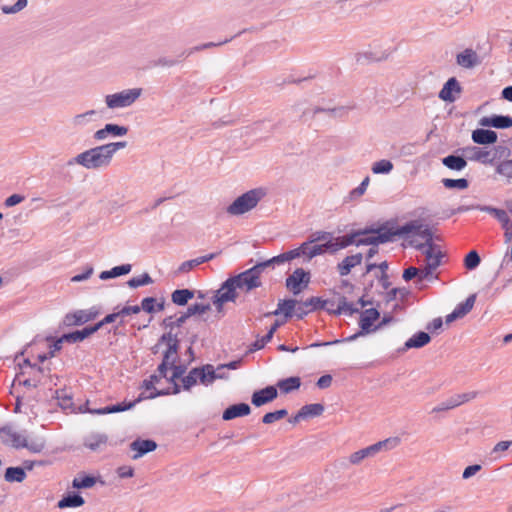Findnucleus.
<instances>
[{
	"mask_svg": "<svg viewBox=\"0 0 512 512\" xmlns=\"http://www.w3.org/2000/svg\"><path fill=\"white\" fill-rule=\"evenodd\" d=\"M112 162L111 154L104 145L88 149L67 162V166L79 164L86 169L105 168Z\"/></svg>",
	"mask_w": 512,
	"mask_h": 512,
	"instance_id": "nucleus-1",
	"label": "nucleus"
},
{
	"mask_svg": "<svg viewBox=\"0 0 512 512\" xmlns=\"http://www.w3.org/2000/svg\"><path fill=\"white\" fill-rule=\"evenodd\" d=\"M266 196L264 188H254L238 196L226 209L233 216L243 215L254 209Z\"/></svg>",
	"mask_w": 512,
	"mask_h": 512,
	"instance_id": "nucleus-2",
	"label": "nucleus"
},
{
	"mask_svg": "<svg viewBox=\"0 0 512 512\" xmlns=\"http://www.w3.org/2000/svg\"><path fill=\"white\" fill-rule=\"evenodd\" d=\"M400 439L398 437L387 438L385 440L379 441L375 444H372L368 447L360 449L349 456V462L353 465L360 464L364 459L368 457H373L377 453H379L383 448H387L388 446L395 447L399 444Z\"/></svg>",
	"mask_w": 512,
	"mask_h": 512,
	"instance_id": "nucleus-3",
	"label": "nucleus"
},
{
	"mask_svg": "<svg viewBox=\"0 0 512 512\" xmlns=\"http://www.w3.org/2000/svg\"><path fill=\"white\" fill-rule=\"evenodd\" d=\"M359 313L360 318L358 324L360 330L355 334L346 337V340L348 342H352L361 336H365L376 331L374 323L380 318V312L378 311V309L369 308L365 309L362 312L359 311Z\"/></svg>",
	"mask_w": 512,
	"mask_h": 512,
	"instance_id": "nucleus-4",
	"label": "nucleus"
},
{
	"mask_svg": "<svg viewBox=\"0 0 512 512\" xmlns=\"http://www.w3.org/2000/svg\"><path fill=\"white\" fill-rule=\"evenodd\" d=\"M141 93V88L126 89L121 92L107 95L105 97V103L110 109L128 107L141 96Z\"/></svg>",
	"mask_w": 512,
	"mask_h": 512,
	"instance_id": "nucleus-5",
	"label": "nucleus"
},
{
	"mask_svg": "<svg viewBox=\"0 0 512 512\" xmlns=\"http://www.w3.org/2000/svg\"><path fill=\"white\" fill-rule=\"evenodd\" d=\"M363 236L374 234L379 244L393 242L397 237L396 224L394 221H386L383 224L375 227L374 225L366 226L362 229Z\"/></svg>",
	"mask_w": 512,
	"mask_h": 512,
	"instance_id": "nucleus-6",
	"label": "nucleus"
},
{
	"mask_svg": "<svg viewBox=\"0 0 512 512\" xmlns=\"http://www.w3.org/2000/svg\"><path fill=\"white\" fill-rule=\"evenodd\" d=\"M100 315V309L93 306L89 309H80L64 316L63 324L65 326H82L87 322L95 320Z\"/></svg>",
	"mask_w": 512,
	"mask_h": 512,
	"instance_id": "nucleus-7",
	"label": "nucleus"
},
{
	"mask_svg": "<svg viewBox=\"0 0 512 512\" xmlns=\"http://www.w3.org/2000/svg\"><path fill=\"white\" fill-rule=\"evenodd\" d=\"M311 279L309 271L303 268H296L291 275L285 280V285L293 295L300 294L305 288L308 287Z\"/></svg>",
	"mask_w": 512,
	"mask_h": 512,
	"instance_id": "nucleus-8",
	"label": "nucleus"
},
{
	"mask_svg": "<svg viewBox=\"0 0 512 512\" xmlns=\"http://www.w3.org/2000/svg\"><path fill=\"white\" fill-rule=\"evenodd\" d=\"M331 303L333 304V300L322 299L321 297L312 296L305 301H300L295 311V317L297 319H303L309 313L318 311V310H326L327 305Z\"/></svg>",
	"mask_w": 512,
	"mask_h": 512,
	"instance_id": "nucleus-9",
	"label": "nucleus"
},
{
	"mask_svg": "<svg viewBox=\"0 0 512 512\" xmlns=\"http://www.w3.org/2000/svg\"><path fill=\"white\" fill-rule=\"evenodd\" d=\"M233 278L239 290L246 293L262 286L261 277L252 268L234 275Z\"/></svg>",
	"mask_w": 512,
	"mask_h": 512,
	"instance_id": "nucleus-10",
	"label": "nucleus"
},
{
	"mask_svg": "<svg viewBox=\"0 0 512 512\" xmlns=\"http://www.w3.org/2000/svg\"><path fill=\"white\" fill-rule=\"evenodd\" d=\"M145 399H147V396H145L144 393H141L133 401L124 400L123 402H119L116 404H110L105 407L98 408L97 410H92L91 414L105 415V414L124 412V411L132 409L136 404L140 403L141 401H143Z\"/></svg>",
	"mask_w": 512,
	"mask_h": 512,
	"instance_id": "nucleus-11",
	"label": "nucleus"
},
{
	"mask_svg": "<svg viewBox=\"0 0 512 512\" xmlns=\"http://www.w3.org/2000/svg\"><path fill=\"white\" fill-rule=\"evenodd\" d=\"M298 303H300V300L294 299V298H288L279 300L277 304V308L272 312H267L264 314V317H270V316H284V323L287 319L292 318L295 316V311L298 306Z\"/></svg>",
	"mask_w": 512,
	"mask_h": 512,
	"instance_id": "nucleus-12",
	"label": "nucleus"
},
{
	"mask_svg": "<svg viewBox=\"0 0 512 512\" xmlns=\"http://www.w3.org/2000/svg\"><path fill=\"white\" fill-rule=\"evenodd\" d=\"M277 396L278 391L276 386L269 385L266 386L265 388L254 391L251 396V403L255 407H261L275 400Z\"/></svg>",
	"mask_w": 512,
	"mask_h": 512,
	"instance_id": "nucleus-13",
	"label": "nucleus"
},
{
	"mask_svg": "<svg viewBox=\"0 0 512 512\" xmlns=\"http://www.w3.org/2000/svg\"><path fill=\"white\" fill-rule=\"evenodd\" d=\"M479 125L496 129H508L512 127V116L498 114L485 116L479 120Z\"/></svg>",
	"mask_w": 512,
	"mask_h": 512,
	"instance_id": "nucleus-14",
	"label": "nucleus"
},
{
	"mask_svg": "<svg viewBox=\"0 0 512 512\" xmlns=\"http://www.w3.org/2000/svg\"><path fill=\"white\" fill-rule=\"evenodd\" d=\"M461 91L462 87L459 81L455 77H451L445 82L442 89L440 90L439 98L445 102L452 103L457 99L455 93L460 94Z\"/></svg>",
	"mask_w": 512,
	"mask_h": 512,
	"instance_id": "nucleus-15",
	"label": "nucleus"
},
{
	"mask_svg": "<svg viewBox=\"0 0 512 512\" xmlns=\"http://www.w3.org/2000/svg\"><path fill=\"white\" fill-rule=\"evenodd\" d=\"M128 133V127L115 123H107L104 128L97 130L93 138L97 141L106 139L108 136L122 137Z\"/></svg>",
	"mask_w": 512,
	"mask_h": 512,
	"instance_id": "nucleus-16",
	"label": "nucleus"
},
{
	"mask_svg": "<svg viewBox=\"0 0 512 512\" xmlns=\"http://www.w3.org/2000/svg\"><path fill=\"white\" fill-rule=\"evenodd\" d=\"M156 448L157 443L152 439L137 438L130 443V449L136 452V454L132 456L134 460L144 456L147 453L155 451Z\"/></svg>",
	"mask_w": 512,
	"mask_h": 512,
	"instance_id": "nucleus-17",
	"label": "nucleus"
},
{
	"mask_svg": "<svg viewBox=\"0 0 512 512\" xmlns=\"http://www.w3.org/2000/svg\"><path fill=\"white\" fill-rule=\"evenodd\" d=\"M238 289V285L233 276H230L221 284L220 288L215 293L228 302H235L238 297Z\"/></svg>",
	"mask_w": 512,
	"mask_h": 512,
	"instance_id": "nucleus-18",
	"label": "nucleus"
},
{
	"mask_svg": "<svg viewBox=\"0 0 512 512\" xmlns=\"http://www.w3.org/2000/svg\"><path fill=\"white\" fill-rule=\"evenodd\" d=\"M283 324H284V321L275 320V322L271 325V327L269 328L267 333L264 334V336L256 339L253 343L250 344V346L247 350V354L256 352V351L264 348V346L272 340L277 329Z\"/></svg>",
	"mask_w": 512,
	"mask_h": 512,
	"instance_id": "nucleus-19",
	"label": "nucleus"
},
{
	"mask_svg": "<svg viewBox=\"0 0 512 512\" xmlns=\"http://www.w3.org/2000/svg\"><path fill=\"white\" fill-rule=\"evenodd\" d=\"M472 141L478 145H492L497 142L498 135L491 129L478 128L472 131Z\"/></svg>",
	"mask_w": 512,
	"mask_h": 512,
	"instance_id": "nucleus-20",
	"label": "nucleus"
},
{
	"mask_svg": "<svg viewBox=\"0 0 512 512\" xmlns=\"http://www.w3.org/2000/svg\"><path fill=\"white\" fill-rule=\"evenodd\" d=\"M251 413V407L249 404L241 402L228 406L222 414V418L225 421H230L237 417L248 416Z\"/></svg>",
	"mask_w": 512,
	"mask_h": 512,
	"instance_id": "nucleus-21",
	"label": "nucleus"
},
{
	"mask_svg": "<svg viewBox=\"0 0 512 512\" xmlns=\"http://www.w3.org/2000/svg\"><path fill=\"white\" fill-rule=\"evenodd\" d=\"M456 62L463 68L471 69L481 64V59L474 50L467 48L461 53L457 54Z\"/></svg>",
	"mask_w": 512,
	"mask_h": 512,
	"instance_id": "nucleus-22",
	"label": "nucleus"
},
{
	"mask_svg": "<svg viewBox=\"0 0 512 512\" xmlns=\"http://www.w3.org/2000/svg\"><path fill=\"white\" fill-rule=\"evenodd\" d=\"M430 341H431V336L427 332L419 331V332L415 333L412 337H410L404 343L403 348H401L399 351L405 352L412 348L419 349V348H422V347L426 346L427 344H429Z\"/></svg>",
	"mask_w": 512,
	"mask_h": 512,
	"instance_id": "nucleus-23",
	"label": "nucleus"
},
{
	"mask_svg": "<svg viewBox=\"0 0 512 512\" xmlns=\"http://www.w3.org/2000/svg\"><path fill=\"white\" fill-rule=\"evenodd\" d=\"M359 236H363L362 229L352 230L351 232L347 233L344 236L333 238L332 243L334 245L335 253L338 250L344 249L350 245L356 246V238Z\"/></svg>",
	"mask_w": 512,
	"mask_h": 512,
	"instance_id": "nucleus-24",
	"label": "nucleus"
},
{
	"mask_svg": "<svg viewBox=\"0 0 512 512\" xmlns=\"http://www.w3.org/2000/svg\"><path fill=\"white\" fill-rule=\"evenodd\" d=\"M85 504L84 498L79 492H68L66 493L57 503V507L60 509L65 508H78Z\"/></svg>",
	"mask_w": 512,
	"mask_h": 512,
	"instance_id": "nucleus-25",
	"label": "nucleus"
},
{
	"mask_svg": "<svg viewBox=\"0 0 512 512\" xmlns=\"http://www.w3.org/2000/svg\"><path fill=\"white\" fill-rule=\"evenodd\" d=\"M467 158L472 161H479L483 164H492L493 158H489L490 152L485 151L477 146H469L463 149Z\"/></svg>",
	"mask_w": 512,
	"mask_h": 512,
	"instance_id": "nucleus-26",
	"label": "nucleus"
},
{
	"mask_svg": "<svg viewBox=\"0 0 512 512\" xmlns=\"http://www.w3.org/2000/svg\"><path fill=\"white\" fill-rule=\"evenodd\" d=\"M104 484L100 477H96L84 472L79 473L72 481L74 489H89L92 488L97 482Z\"/></svg>",
	"mask_w": 512,
	"mask_h": 512,
	"instance_id": "nucleus-27",
	"label": "nucleus"
},
{
	"mask_svg": "<svg viewBox=\"0 0 512 512\" xmlns=\"http://www.w3.org/2000/svg\"><path fill=\"white\" fill-rule=\"evenodd\" d=\"M423 227L421 220H411L401 226L396 225L397 237L408 238L410 235H417Z\"/></svg>",
	"mask_w": 512,
	"mask_h": 512,
	"instance_id": "nucleus-28",
	"label": "nucleus"
},
{
	"mask_svg": "<svg viewBox=\"0 0 512 512\" xmlns=\"http://www.w3.org/2000/svg\"><path fill=\"white\" fill-rule=\"evenodd\" d=\"M363 256L361 253H357L354 255H350L345 257L340 263L337 265L338 272L341 276H346L351 272V269L357 265H360L362 262Z\"/></svg>",
	"mask_w": 512,
	"mask_h": 512,
	"instance_id": "nucleus-29",
	"label": "nucleus"
},
{
	"mask_svg": "<svg viewBox=\"0 0 512 512\" xmlns=\"http://www.w3.org/2000/svg\"><path fill=\"white\" fill-rule=\"evenodd\" d=\"M181 340L178 333L167 331L159 338V344H166V349L178 355Z\"/></svg>",
	"mask_w": 512,
	"mask_h": 512,
	"instance_id": "nucleus-30",
	"label": "nucleus"
},
{
	"mask_svg": "<svg viewBox=\"0 0 512 512\" xmlns=\"http://www.w3.org/2000/svg\"><path fill=\"white\" fill-rule=\"evenodd\" d=\"M326 311L329 314L333 315H341L342 313H346L350 316L353 314L359 313V309L354 307L352 303H349L347 301V298L345 296H340L338 299V305L335 309L333 308H326Z\"/></svg>",
	"mask_w": 512,
	"mask_h": 512,
	"instance_id": "nucleus-31",
	"label": "nucleus"
},
{
	"mask_svg": "<svg viewBox=\"0 0 512 512\" xmlns=\"http://www.w3.org/2000/svg\"><path fill=\"white\" fill-rule=\"evenodd\" d=\"M442 164L454 171H461L467 166V160L464 156L450 154L441 159Z\"/></svg>",
	"mask_w": 512,
	"mask_h": 512,
	"instance_id": "nucleus-32",
	"label": "nucleus"
},
{
	"mask_svg": "<svg viewBox=\"0 0 512 512\" xmlns=\"http://www.w3.org/2000/svg\"><path fill=\"white\" fill-rule=\"evenodd\" d=\"M27 477L25 469L21 466L7 467L4 473V480L8 483H21Z\"/></svg>",
	"mask_w": 512,
	"mask_h": 512,
	"instance_id": "nucleus-33",
	"label": "nucleus"
},
{
	"mask_svg": "<svg viewBox=\"0 0 512 512\" xmlns=\"http://www.w3.org/2000/svg\"><path fill=\"white\" fill-rule=\"evenodd\" d=\"M131 270H132L131 264H122L119 266H115V267L111 268L110 270L102 271L99 274V278L101 280L105 281V280L117 278V277H120L123 275H127L131 272Z\"/></svg>",
	"mask_w": 512,
	"mask_h": 512,
	"instance_id": "nucleus-34",
	"label": "nucleus"
},
{
	"mask_svg": "<svg viewBox=\"0 0 512 512\" xmlns=\"http://www.w3.org/2000/svg\"><path fill=\"white\" fill-rule=\"evenodd\" d=\"M0 434L8 436L12 441V446L16 449L27 446V439L15 432L10 426L1 427Z\"/></svg>",
	"mask_w": 512,
	"mask_h": 512,
	"instance_id": "nucleus-35",
	"label": "nucleus"
},
{
	"mask_svg": "<svg viewBox=\"0 0 512 512\" xmlns=\"http://www.w3.org/2000/svg\"><path fill=\"white\" fill-rule=\"evenodd\" d=\"M92 334L88 326H85L81 330H75L72 332L62 334V340H66V343H79L90 337Z\"/></svg>",
	"mask_w": 512,
	"mask_h": 512,
	"instance_id": "nucleus-36",
	"label": "nucleus"
},
{
	"mask_svg": "<svg viewBox=\"0 0 512 512\" xmlns=\"http://www.w3.org/2000/svg\"><path fill=\"white\" fill-rule=\"evenodd\" d=\"M350 109V107L346 106H339L333 108L315 107L312 111V117H314L318 113H326L331 118H342L348 113Z\"/></svg>",
	"mask_w": 512,
	"mask_h": 512,
	"instance_id": "nucleus-37",
	"label": "nucleus"
},
{
	"mask_svg": "<svg viewBox=\"0 0 512 512\" xmlns=\"http://www.w3.org/2000/svg\"><path fill=\"white\" fill-rule=\"evenodd\" d=\"M194 297V291L184 288L176 289L171 294V300L175 305L184 306Z\"/></svg>",
	"mask_w": 512,
	"mask_h": 512,
	"instance_id": "nucleus-38",
	"label": "nucleus"
},
{
	"mask_svg": "<svg viewBox=\"0 0 512 512\" xmlns=\"http://www.w3.org/2000/svg\"><path fill=\"white\" fill-rule=\"evenodd\" d=\"M301 386V379L298 376H292L281 379L277 383V387L282 393L288 394L294 390L299 389Z\"/></svg>",
	"mask_w": 512,
	"mask_h": 512,
	"instance_id": "nucleus-39",
	"label": "nucleus"
},
{
	"mask_svg": "<svg viewBox=\"0 0 512 512\" xmlns=\"http://www.w3.org/2000/svg\"><path fill=\"white\" fill-rule=\"evenodd\" d=\"M324 253H330V254L335 253L332 240L325 241L322 244H315L314 246H312L307 253V257H308V260H311L312 258H314L318 255H322Z\"/></svg>",
	"mask_w": 512,
	"mask_h": 512,
	"instance_id": "nucleus-40",
	"label": "nucleus"
},
{
	"mask_svg": "<svg viewBox=\"0 0 512 512\" xmlns=\"http://www.w3.org/2000/svg\"><path fill=\"white\" fill-rule=\"evenodd\" d=\"M107 441L108 437L106 434L95 433L85 438L84 446L92 451H96L100 448L101 445H105Z\"/></svg>",
	"mask_w": 512,
	"mask_h": 512,
	"instance_id": "nucleus-41",
	"label": "nucleus"
},
{
	"mask_svg": "<svg viewBox=\"0 0 512 512\" xmlns=\"http://www.w3.org/2000/svg\"><path fill=\"white\" fill-rule=\"evenodd\" d=\"M216 370L212 364L203 365V370L200 374L199 382L205 386L212 384L217 380Z\"/></svg>",
	"mask_w": 512,
	"mask_h": 512,
	"instance_id": "nucleus-42",
	"label": "nucleus"
},
{
	"mask_svg": "<svg viewBox=\"0 0 512 512\" xmlns=\"http://www.w3.org/2000/svg\"><path fill=\"white\" fill-rule=\"evenodd\" d=\"M96 114L97 111L95 110H89L84 113L77 114L72 118L71 124L73 128H83L91 121V117Z\"/></svg>",
	"mask_w": 512,
	"mask_h": 512,
	"instance_id": "nucleus-43",
	"label": "nucleus"
},
{
	"mask_svg": "<svg viewBox=\"0 0 512 512\" xmlns=\"http://www.w3.org/2000/svg\"><path fill=\"white\" fill-rule=\"evenodd\" d=\"M440 266V261L435 259L433 263H426L423 269H419L418 281L423 282L424 280H431L433 278V272Z\"/></svg>",
	"mask_w": 512,
	"mask_h": 512,
	"instance_id": "nucleus-44",
	"label": "nucleus"
},
{
	"mask_svg": "<svg viewBox=\"0 0 512 512\" xmlns=\"http://www.w3.org/2000/svg\"><path fill=\"white\" fill-rule=\"evenodd\" d=\"M232 39H233V37H231L230 39H225V40L217 42V43L216 42H207V43H204V44H200V45L194 46V47H192L189 50H184L179 55V57H188L191 54H193L194 52L202 51V50L209 49V48L216 47V46H221L223 44L228 43Z\"/></svg>",
	"mask_w": 512,
	"mask_h": 512,
	"instance_id": "nucleus-45",
	"label": "nucleus"
},
{
	"mask_svg": "<svg viewBox=\"0 0 512 512\" xmlns=\"http://www.w3.org/2000/svg\"><path fill=\"white\" fill-rule=\"evenodd\" d=\"M174 316H168L163 319L161 322V326L165 329H169V331L173 332L174 328H180L187 321V318L184 313H182L178 318L173 320Z\"/></svg>",
	"mask_w": 512,
	"mask_h": 512,
	"instance_id": "nucleus-46",
	"label": "nucleus"
},
{
	"mask_svg": "<svg viewBox=\"0 0 512 512\" xmlns=\"http://www.w3.org/2000/svg\"><path fill=\"white\" fill-rule=\"evenodd\" d=\"M305 418L318 417L323 414L325 407L321 403L306 404L301 407Z\"/></svg>",
	"mask_w": 512,
	"mask_h": 512,
	"instance_id": "nucleus-47",
	"label": "nucleus"
},
{
	"mask_svg": "<svg viewBox=\"0 0 512 512\" xmlns=\"http://www.w3.org/2000/svg\"><path fill=\"white\" fill-rule=\"evenodd\" d=\"M442 184L446 189L465 190L469 187V181L466 178H459V179L443 178Z\"/></svg>",
	"mask_w": 512,
	"mask_h": 512,
	"instance_id": "nucleus-48",
	"label": "nucleus"
},
{
	"mask_svg": "<svg viewBox=\"0 0 512 512\" xmlns=\"http://www.w3.org/2000/svg\"><path fill=\"white\" fill-rule=\"evenodd\" d=\"M464 267L469 270H475L481 263V257L476 250H471L464 257Z\"/></svg>",
	"mask_w": 512,
	"mask_h": 512,
	"instance_id": "nucleus-49",
	"label": "nucleus"
},
{
	"mask_svg": "<svg viewBox=\"0 0 512 512\" xmlns=\"http://www.w3.org/2000/svg\"><path fill=\"white\" fill-rule=\"evenodd\" d=\"M152 283H153V279L147 272H144L143 274H141L137 277H133L127 281V285L132 289H135V288H138V287H141L144 285H149Z\"/></svg>",
	"mask_w": 512,
	"mask_h": 512,
	"instance_id": "nucleus-50",
	"label": "nucleus"
},
{
	"mask_svg": "<svg viewBox=\"0 0 512 512\" xmlns=\"http://www.w3.org/2000/svg\"><path fill=\"white\" fill-rule=\"evenodd\" d=\"M211 309L210 304H203V303H194L190 305L185 312H183L187 318V320L194 315H201L206 313Z\"/></svg>",
	"mask_w": 512,
	"mask_h": 512,
	"instance_id": "nucleus-51",
	"label": "nucleus"
},
{
	"mask_svg": "<svg viewBox=\"0 0 512 512\" xmlns=\"http://www.w3.org/2000/svg\"><path fill=\"white\" fill-rule=\"evenodd\" d=\"M393 163L390 160L382 159L372 165L374 174H388L393 170Z\"/></svg>",
	"mask_w": 512,
	"mask_h": 512,
	"instance_id": "nucleus-52",
	"label": "nucleus"
},
{
	"mask_svg": "<svg viewBox=\"0 0 512 512\" xmlns=\"http://www.w3.org/2000/svg\"><path fill=\"white\" fill-rule=\"evenodd\" d=\"M288 415L287 409H279L273 412H268L262 417L263 424H272L275 421L281 420Z\"/></svg>",
	"mask_w": 512,
	"mask_h": 512,
	"instance_id": "nucleus-53",
	"label": "nucleus"
},
{
	"mask_svg": "<svg viewBox=\"0 0 512 512\" xmlns=\"http://www.w3.org/2000/svg\"><path fill=\"white\" fill-rule=\"evenodd\" d=\"M476 301V294L469 295L466 300L456 306V310L458 313L464 317L467 315L473 308Z\"/></svg>",
	"mask_w": 512,
	"mask_h": 512,
	"instance_id": "nucleus-54",
	"label": "nucleus"
},
{
	"mask_svg": "<svg viewBox=\"0 0 512 512\" xmlns=\"http://www.w3.org/2000/svg\"><path fill=\"white\" fill-rule=\"evenodd\" d=\"M180 391H181V386L178 383H174L172 388H166V389H162V390L154 389V392H151L147 396V399H155L159 396H166V395H170V394L176 395V394H179Z\"/></svg>",
	"mask_w": 512,
	"mask_h": 512,
	"instance_id": "nucleus-55",
	"label": "nucleus"
},
{
	"mask_svg": "<svg viewBox=\"0 0 512 512\" xmlns=\"http://www.w3.org/2000/svg\"><path fill=\"white\" fill-rule=\"evenodd\" d=\"M181 60L174 59L166 56L159 57L151 62V67H173L179 64Z\"/></svg>",
	"mask_w": 512,
	"mask_h": 512,
	"instance_id": "nucleus-56",
	"label": "nucleus"
},
{
	"mask_svg": "<svg viewBox=\"0 0 512 512\" xmlns=\"http://www.w3.org/2000/svg\"><path fill=\"white\" fill-rule=\"evenodd\" d=\"M496 173L512 179V159L500 162L496 167Z\"/></svg>",
	"mask_w": 512,
	"mask_h": 512,
	"instance_id": "nucleus-57",
	"label": "nucleus"
},
{
	"mask_svg": "<svg viewBox=\"0 0 512 512\" xmlns=\"http://www.w3.org/2000/svg\"><path fill=\"white\" fill-rule=\"evenodd\" d=\"M115 309L119 310L120 313V321L119 325H124V317L131 315V314H138L141 311V308L139 305H133V306H123L121 309H119V306H117Z\"/></svg>",
	"mask_w": 512,
	"mask_h": 512,
	"instance_id": "nucleus-58",
	"label": "nucleus"
},
{
	"mask_svg": "<svg viewBox=\"0 0 512 512\" xmlns=\"http://www.w3.org/2000/svg\"><path fill=\"white\" fill-rule=\"evenodd\" d=\"M309 243H317L320 241H330L333 239V234L331 232L326 231H316L313 232L309 237Z\"/></svg>",
	"mask_w": 512,
	"mask_h": 512,
	"instance_id": "nucleus-59",
	"label": "nucleus"
},
{
	"mask_svg": "<svg viewBox=\"0 0 512 512\" xmlns=\"http://www.w3.org/2000/svg\"><path fill=\"white\" fill-rule=\"evenodd\" d=\"M141 310L146 313L153 314L156 312V298L149 296L145 297L141 301L140 305Z\"/></svg>",
	"mask_w": 512,
	"mask_h": 512,
	"instance_id": "nucleus-60",
	"label": "nucleus"
},
{
	"mask_svg": "<svg viewBox=\"0 0 512 512\" xmlns=\"http://www.w3.org/2000/svg\"><path fill=\"white\" fill-rule=\"evenodd\" d=\"M477 395H478V392L471 391V392L453 395V399L456 403V407H458L470 400L475 399L477 397Z\"/></svg>",
	"mask_w": 512,
	"mask_h": 512,
	"instance_id": "nucleus-61",
	"label": "nucleus"
},
{
	"mask_svg": "<svg viewBox=\"0 0 512 512\" xmlns=\"http://www.w3.org/2000/svg\"><path fill=\"white\" fill-rule=\"evenodd\" d=\"M47 341H52L53 343L50 345V350L48 353V357H54L56 352L62 349V344L66 342V340H62V335L59 338L47 337Z\"/></svg>",
	"mask_w": 512,
	"mask_h": 512,
	"instance_id": "nucleus-62",
	"label": "nucleus"
},
{
	"mask_svg": "<svg viewBox=\"0 0 512 512\" xmlns=\"http://www.w3.org/2000/svg\"><path fill=\"white\" fill-rule=\"evenodd\" d=\"M409 245L414 247L416 250L425 251V250H433V252L438 248V246L434 243L433 239L425 241L424 243H415V241L411 240Z\"/></svg>",
	"mask_w": 512,
	"mask_h": 512,
	"instance_id": "nucleus-63",
	"label": "nucleus"
},
{
	"mask_svg": "<svg viewBox=\"0 0 512 512\" xmlns=\"http://www.w3.org/2000/svg\"><path fill=\"white\" fill-rule=\"evenodd\" d=\"M361 245L378 246L375 235L368 234V235L357 237L356 238V246H361Z\"/></svg>",
	"mask_w": 512,
	"mask_h": 512,
	"instance_id": "nucleus-64",
	"label": "nucleus"
}]
</instances>
